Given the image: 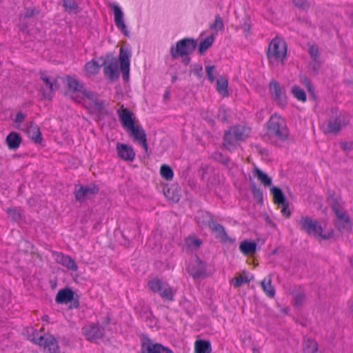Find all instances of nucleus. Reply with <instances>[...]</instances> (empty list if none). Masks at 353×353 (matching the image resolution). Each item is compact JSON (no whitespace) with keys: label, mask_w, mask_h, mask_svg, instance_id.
Segmentation results:
<instances>
[{"label":"nucleus","mask_w":353,"mask_h":353,"mask_svg":"<svg viewBox=\"0 0 353 353\" xmlns=\"http://www.w3.org/2000/svg\"><path fill=\"white\" fill-rule=\"evenodd\" d=\"M66 83L68 92L73 100L82 103L86 108L99 111L104 109L105 103L99 100L95 93L87 90L76 78L67 77Z\"/></svg>","instance_id":"f257e3e1"},{"label":"nucleus","mask_w":353,"mask_h":353,"mask_svg":"<svg viewBox=\"0 0 353 353\" xmlns=\"http://www.w3.org/2000/svg\"><path fill=\"white\" fill-rule=\"evenodd\" d=\"M289 137V130L285 120L279 114H274L266 124V133L264 139L266 141L276 145H280Z\"/></svg>","instance_id":"f03ea898"},{"label":"nucleus","mask_w":353,"mask_h":353,"mask_svg":"<svg viewBox=\"0 0 353 353\" xmlns=\"http://www.w3.org/2000/svg\"><path fill=\"white\" fill-rule=\"evenodd\" d=\"M297 224L301 230L316 238L326 240L331 238L332 234V232H323L319 223L307 216H301L297 221Z\"/></svg>","instance_id":"7ed1b4c3"},{"label":"nucleus","mask_w":353,"mask_h":353,"mask_svg":"<svg viewBox=\"0 0 353 353\" xmlns=\"http://www.w3.org/2000/svg\"><path fill=\"white\" fill-rule=\"evenodd\" d=\"M287 54V44L281 38L276 37L269 44L267 52L268 59L271 64H283Z\"/></svg>","instance_id":"20e7f679"},{"label":"nucleus","mask_w":353,"mask_h":353,"mask_svg":"<svg viewBox=\"0 0 353 353\" xmlns=\"http://www.w3.org/2000/svg\"><path fill=\"white\" fill-rule=\"evenodd\" d=\"M350 122L349 117L337 110L333 111L328 121L327 128L325 129V133H338L342 128L348 125Z\"/></svg>","instance_id":"39448f33"},{"label":"nucleus","mask_w":353,"mask_h":353,"mask_svg":"<svg viewBox=\"0 0 353 353\" xmlns=\"http://www.w3.org/2000/svg\"><path fill=\"white\" fill-rule=\"evenodd\" d=\"M101 67H103V73L105 77L114 81L119 77V72L118 68V60L116 57L108 54L105 57H101Z\"/></svg>","instance_id":"423d86ee"},{"label":"nucleus","mask_w":353,"mask_h":353,"mask_svg":"<svg viewBox=\"0 0 353 353\" xmlns=\"http://www.w3.org/2000/svg\"><path fill=\"white\" fill-rule=\"evenodd\" d=\"M196 47V42L194 39L185 38L179 41L176 47H172L170 53L174 59L183 57L192 52Z\"/></svg>","instance_id":"0eeeda50"},{"label":"nucleus","mask_w":353,"mask_h":353,"mask_svg":"<svg viewBox=\"0 0 353 353\" xmlns=\"http://www.w3.org/2000/svg\"><path fill=\"white\" fill-rule=\"evenodd\" d=\"M269 92L272 99L279 106L284 107L287 104L285 89L274 80L269 84Z\"/></svg>","instance_id":"6e6552de"},{"label":"nucleus","mask_w":353,"mask_h":353,"mask_svg":"<svg viewBox=\"0 0 353 353\" xmlns=\"http://www.w3.org/2000/svg\"><path fill=\"white\" fill-rule=\"evenodd\" d=\"M150 289L154 293H159L165 299L172 301L173 293L169 285L158 279H154L148 282Z\"/></svg>","instance_id":"1a4fd4ad"},{"label":"nucleus","mask_w":353,"mask_h":353,"mask_svg":"<svg viewBox=\"0 0 353 353\" xmlns=\"http://www.w3.org/2000/svg\"><path fill=\"white\" fill-rule=\"evenodd\" d=\"M99 191V187L94 184L85 186L82 185H76L74 194L76 200L81 202L85 199H90L92 196L97 194Z\"/></svg>","instance_id":"9d476101"},{"label":"nucleus","mask_w":353,"mask_h":353,"mask_svg":"<svg viewBox=\"0 0 353 353\" xmlns=\"http://www.w3.org/2000/svg\"><path fill=\"white\" fill-rule=\"evenodd\" d=\"M331 208L338 220L336 225L339 230L345 229L350 224V220L343 208L337 202L331 203Z\"/></svg>","instance_id":"9b49d317"},{"label":"nucleus","mask_w":353,"mask_h":353,"mask_svg":"<svg viewBox=\"0 0 353 353\" xmlns=\"http://www.w3.org/2000/svg\"><path fill=\"white\" fill-rule=\"evenodd\" d=\"M32 341H33L34 343L38 344L40 346H43L45 350H48V353H52L54 351H55L57 349H58V344L52 336H39V334L37 333L36 336H33V337L30 339Z\"/></svg>","instance_id":"f8f14e48"},{"label":"nucleus","mask_w":353,"mask_h":353,"mask_svg":"<svg viewBox=\"0 0 353 353\" xmlns=\"http://www.w3.org/2000/svg\"><path fill=\"white\" fill-rule=\"evenodd\" d=\"M83 334L87 340L92 342H97L104 335V329L95 324H89L83 327Z\"/></svg>","instance_id":"ddd939ff"},{"label":"nucleus","mask_w":353,"mask_h":353,"mask_svg":"<svg viewBox=\"0 0 353 353\" xmlns=\"http://www.w3.org/2000/svg\"><path fill=\"white\" fill-rule=\"evenodd\" d=\"M130 56L131 53L128 49L121 48L119 56L120 68L123 78L126 81L129 79Z\"/></svg>","instance_id":"4468645a"},{"label":"nucleus","mask_w":353,"mask_h":353,"mask_svg":"<svg viewBox=\"0 0 353 353\" xmlns=\"http://www.w3.org/2000/svg\"><path fill=\"white\" fill-rule=\"evenodd\" d=\"M141 353H174L170 348L161 343H154L150 339H145L141 344Z\"/></svg>","instance_id":"2eb2a0df"},{"label":"nucleus","mask_w":353,"mask_h":353,"mask_svg":"<svg viewBox=\"0 0 353 353\" xmlns=\"http://www.w3.org/2000/svg\"><path fill=\"white\" fill-rule=\"evenodd\" d=\"M135 141H137L148 152V144L146 134L142 127L139 125H134L128 130Z\"/></svg>","instance_id":"dca6fc26"},{"label":"nucleus","mask_w":353,"mask_h":353,"mask_svg":"<svg viewBox=\"0 0 353 353\" xmlns=\"http://www.w3.org/2000/svg\"><path fill=\"white\" fill-rule=\"evenodd\" d=\"M188 271L194 278L203 276L205 274V265L198 257H195L188 265Z\"/></svg>","instance_id":"f3484780"},{"label":"nucleus","mask_w":353,"mask_h":353,"mask_svg":"<svg viewBox=\"0 0 353 353\" xmlns=\"http://www.w3.org/2000/svg\"><path fill=\"white\" fill-rule=\"evenodd\" d=\"M117 114L123 126L126 128L127 130L135 125V118L133 115V113L131 112L128 109L124 108L123 105L120 109L117 110Z\"/></svg>","instance_id":"a211bd4d"},{"label":"nucleus","mask_w":353,"mask_h":353,"mask_svg":"<svg viewBox=\"0 0 353 353\" xmlns=\"http://www.w3.org/2000/svg\"><path fill=\"white\" fill-rule=\"evenodd\" d=\"M111 8L114 11V22L117 27L125 35L128 36L127 27L123 21V13L121 9L116 4H112Z\"/></svg>","instance_id":"6ab92c4d"},{"label":"nucleus","mask_w":353,"mask_h":353,"mask_svg":"<svg viewBox=\"0 0 353 353\" xmlns=\"http://www.w3.org/2000/svg\"><path fill=\"white\" fill-rule=\"evenodd\" d=\"M117 150L119 157L124 161H132L135 157L133 148L126 144L118 143Z\"/></svg>","instance_id":"aec40b11"},{"label":"nucleus","mask_w":353,"mask_h":353,"mask_svg":"<svg viewBox=\"0 0 353 353\" xmlns=\"http://www.w3.org/2000/svg\"><path fill=\"white\" fill-rule=\"evenodd\" d=\"M41 79L48 88L47 90H44L43 92V96L44 98H50L52 97V93L56 88V81L54 79L49 77L45 73L41 74Z\"/></svg>","instance_id":"412c9836"},{"label":"nucleus","mask_w":353,"mask_h":353,"mask_svg":"<svg viewBox=\"0 0 353 353\" xmlns=\"http://www.w3.org/2000/svg\"><path fill=\"white\" fill-rule=\"evenodd\" d=\"M56 261L57 263L72 271H77L78 269L77 265L70 256L58 253L56 256Z\"/></svg>","instance_id":"4be33fe9"},{"label":"nucleus","mask_w":353,"mask_h":353,"mask_svg":"<svg viewBox=\"0 0 353 353\" xmlns=\"http://www.w3.org/2000/svg\"><path fill=\"white\" fill-rule=\"evenodd\" d=\"M26 132L35 143H40L41 141L42 138L39 128L33 122H30L27 124Z\"/></svg>","instance_id":"5701e85b"},{"label":"nucleus","mask_w":353,"mask_h":353,"mask_svg":"<svg viewBox=\"0 0 353 353\" xmlns=\"http://www.w3.org/2000/svg\"><path fill=\"white\" fill-rule=\"evenodd\" d=\"M250 128L242 125H237L231 128L228 132L236 137V139L243 141L250 133Z\"/></svg>","instance_id":"b1692460"},{"label":"nucleus","mask_w":353,"mask_h":353,"mask_svg":"<svg viewBox=\"0 0 353 353\" xmlns=\"http://www.w3.org/2000/svg\"><path fill=\"white\" fill-rule=\"evenodd\" d=\"M73 292L70 289L59 290L56 296V302L58 303H68L73 299Z\"/></svg>","instance_id":"393cba45"},{"label":"nucleus","mask_w":353,"mask_h":353,"mask_svg":"<svg viewBox=\"0 0 353 353\" xmlns=\"http://www.w3.org/2000/svg\"><path fill=\"white\" fill-rule=\"evenodd\" d=\"M208 226L215 233L217 237L221 239H224L226 237L225 229L221 224L213 220H210L208 222Z\"/></svg>","instance_id":"a878e982"},{"label":"nucleus","mask_w":353,"mask_h":353,"mask_svg":"<svg viewBox=\"0 0 353 353\" xmlns=\"http://www.w3.org/2000/svg\"><path fill=\"white\" fill-rule=\"evenodd\" d=\"M195 353H211L210 343L207 341L197 340L194 343Z\"/></svg>","instance_id":"bb28decb"},{"label":"nucleus","mask_w":353,"mask_h":353,"mask_svg":"<svg viewBox=\"0 0 353 353\" xmlns=\"http://www.w3.org/2000/svg\"><path fill=\"white\" fill-rule=\"evenodd\" d=\"M21 139L17 132H11L6 137V143L10 149L15 150L19 148Z\"/></svg>","instance_id":"cd10ccee"},{"label":"nucleus","mask_w":353,"mask_h":353,"mask_svg":"<svg viewBox=\"0 0 353 353\" xmlns=\"http://www.w3.org/2000/svg\"><path fill=\"white\" fill-rule=\"evenodd\" d=\"M261 288L266 295L270 298H272L275 295V290L274 287L272 285V278L268 276L265 278L261 283Z\"/></svg>","instance_id":"c85d7f7f"},{"label":"nucleus","mask_w":353,"mask_h":353,"mask_svg":"<svg viewBox=\"0 0 353 353\" xmlns=\"http://www.w3.org/2000/svg\"><path fill=\"white\" fill-rule=\"evenodd\" d=\"M239 140L236 139V137L230 134L228 132H225L223 139V145L229 150H234Z\"/></svg>","instance_id":"c756f323"},{"label":"nucleus","mask_w":353,"mask_h":353,"mask_svg":"<svg viewBox=\"0 0 353 353\" xmlns=\"http://www.w3.org/2000/svg\"><path fill=\"white\" fill-rule=\"evenodd\" d=\"M254 176L258 179V180L264 185L270 186L272 183V179L268 176L267 174L263 172L258 168L254 169Z\"/></svg>","instance_id":"7c9ffc66"},{"label":"nucleus","mask_w":353,"mask_h":353,"mask_svg":"<svg viewBox=\"0 0 353 353\" xmlns=\"http://www.w3.org/2000/svg\"><path fill=\"white\" fill-rule=\"evenodd\" d=\"M228 80L226 78L221 77L216 80V90L223 97L228 95Z\"/></svg>","instance_id":"2f4dec72"},{"label":"nucleus","mask_w":353,"mask_h":353,"mask_svg":"<svg viewBox=\"0 0 353 353\" xmlns=\"http://www.w3.org/2000/svg\"><path fill=\"white\" fill-rule=\"evenodd\" d=\"M270 191L273 195L274 203L280 205V204H283L285 202H287L282 190L279 188L272 187Z\"/></svg>","instance_id":"473e14b6"},{"label":"nucleus","mask_w":353,"mask_h":353,"mask_svg":"<svg viewBox=\"0 0 353 353\" xmlns=\"http://www.w3.org/2000/svg\"><path fill=\"white\" fill-rule=\"evenodd\" d=\"M239 249L244 254H252L256 251V244L254 242L245 241L240 244Z\"/></svg>","instance_id":"72a5a7b5"},{"label":"nucleus","mask_w":353,"mask_h":353,"mask_svg":"<svg viewBox=\"0 0 353 353\" xmlns=\"http://www.w3.org/2000/svg\"><path fill=\"white\" fill-rule=\"evenodd\" d=\"M101 67V63H98L96 61L92 60L85 63L84 68L88 75H94L97 74Z\"/></svg>","instance_id":"f704fd0d"},{"label":"nucleus","mask_w":353,"mask_h":353,"mask_svg":"<svg viewBox=\"0 0 353 353\" xmlns=\"http://www.w3.org/2000/svg\"><path fill=\"white\" fill-rule=\"evenodd\" d=\"M294 303L296 307H301L303 305L305 295L303 290L299 287L293 292Z\"/></svg>","instance_id":"c9c22d12"},{"label":"nucleus","mask_w":353,"mask_h":353,"mask_svg":"<svg viewBox=\"0 0 353 353\" xmlns=\"http://www.w3.org/2000/svg\"><path fill=\"white\" fill-rule=\"evenodd\" d=\"M214 41V35L212 34L201 42L199 48V53L201 54H203L212 45Z\"/></svg>","instance_id":"e433bc0d"},{"label":"nucleus","mask_w":353,"mask_h":353,"mask_svg":"<svg viewBox=\"0 0 353 353\" xmlns=\"http://www.w3.org/2000/svg\"><path fill=\"white\" fill-rule=\"evenodd\" d=\"M304 350L306 353H316L318 350L317 343L312 339H307L304 343Z\"/></svg>","instance_id":"4c0bfd02"},{"label":"nucleus","mask_w":353,"mask_h":353,"mask_svg":"<svg viewBox=\"0 0 353 353\" xmlns=\"http://www.w3.org/2000/svg\"><path fill=\"white\" fill-rule=\"evenodd\" d=\"M161 176L166 180H171L173 178V171L169 165H163L160 169Z\"/></svg>","instance_id":"58836bf2"},{"label":"nucleus","mask_w":353,"mask_h":353,"mask_svg":"<svg viewBox=\"0 0 353 353\" xmlns=\"http://www.w3.org/2000/svg\"><path fill=\"white\" fill-rule=\"evenodd\" d=\"M292 92L295 98L299 101L305 102L306 101V94L301 88L297 85L293 86L292 88Z\"/></svg>","instance_id":"ea45409f"},{"label":"nucleus","mask_w":353,"mask_h":353,"mask_svg":"<svg viewBox=\"0 0 353 353\" xmlns=\"http://www.w3.org/2000/svg\"><path fill=\"white\" fill-rule=\"evenodd\" d=\"M250 280L248 279L247 276L239 274L236 277H234L232 282L235 288H239L243 284L248 283Z\"/></svg>","instance_id":"a19ab883"},{"label":"nucleus","mask_w":353,"mask_h":353,"mask_svg":"<svg viewBox=\"0 0 353 353\" xmlns=\"http://www.w3.org/2000/svg\"><path fill=\"white\" fill-rule=\"evenodd\" d=\"M7 213L9 216L14 221H18L21 218V214L19 210L16 208H8Z\"/></svg>","instance_id":"79ce46f5"},{"label":"nucleus","mask_w":353,"mask_h":353,"mask_svg":"<svg viewBox=\"0 0 353 353\" xmlns=\"http://www.w3.org/2000/svg\"><path fill=\"white\" fill-rule=\"evenodd\" d=\"M185 243L188 247L194 248H198L201 244V240L192 236L187 238Z\"/></svg>","instance_id":"37998d69"},{"label":"nucleus","mask_w":353,"mask_h":353,"mask_svg":"<svg viewBox=\"0 0 353 353\" xmlns=\"http://www.w3.org/2000/svg\"><path fill=\"white\" fill-rule=\"evenodd\" d=\"M308 52L314 61H317L319 59V50L316 46H310Z\"/></svg>","instance_id":"c03bdc74"},{"label":"nucleus","mask_w":353,"mask_h":353,"mask_svg":"<svg viewBox=\"0 0 353 353\" xmlns=\"http://www.w3.org/2000/svg\"><path fill=\"white\" fill-rule=\"evenodd\" d=\"M212 29H214L216 32L223 28V22L219 15L215 17L214 22L210 26Z\"/></svg>","instance_id":"a18cd8bd"},{"label":"nucleus","mask_w":353,"mask_h":353,"mask_svg":"<svg viewBox=\"0 0 353 353\" xmlns=\"http://www.w3.org/2000/svg\"><path fill=\"white\" fill-rule=\"evenodd\" d=\"M252 194L254 198L260 203L263 202V192L259 188L254 187L252 188Z\"/></svg>","instance_id":"49530a36"},{"label":"nucleus","mask_w":353,"mask_h":353,"mask_svg":"<svg viewBox=\"0 0 353 353\" xmlns=\"http://www.w3.org/2000/svg\"><path fill=\"white\" fill-rule=\"evenodd\" d=\"M205 70L209 81L213 82L214 81L215 67L214 65H208L205 67Z\"/></svg>","instance_id":"de8ad7c7"},{"label":"nucleus","mask_w":353,"mask_h":353,"mask_svg":"<svg viewBox=\"0 0 353 353\" xmlns=\"http://www.w3.org/2000/svg\"><path fill=\"white\" fill-rule=\"evenodd\" d=\"M279 206L281 208V212L283 216H286L287 218L290 216L291 212L288 208V202H285L283 204H280Z\"/></svg>","instance_id":"09e8293b"},{"label":"nucleus","mask_w":353,"mask_h":353,"mask_svg":"<svg viewBox=\"0 0 353 353\" xmlns=\"http://www.w3.org/2000/svg\"><path fill=\"white\" fill-rule=\"evenodd\" d=\"M293 3L296 6L302 9H307L310 6L308 2L306 0H293Z\"/></svg>","instance_id":"8fccbe9b"},{"label":"nucleus","mask_w":353,"mask_h":353,"mask_svg":"<svg viewBox=\"0 0 353 353\" xmlns=\"http://www.w3.org/2000/svg\"><path fill=\"white\" fill-rule=\"evenodd\" d=\"M63 6L65 8H69L70 10L74 9L77 8V4L72 0H63Z\"/></svg>","instance_id":"3c124183"},{"label":"nucleus","mask_w":353,"mask_h":353,"mask_svg":"<svg viewBox=\"0 0 353 353\" xmlns=\"http://www.w3.org/2000/svg\"><path fill=\"white\" fill-rule=\"evenodd\" d=\"M193 72L195 75L201 77L203 75V68L201 65H196L194 67Z\"/></svg>","instance_id":"603ef678"},{"label":"nucleus","mask_w":353,"mask_h":353,"mask_svg":"<svg viewBox=\"0 0 353 353\" xmlns=\"http://www.w3.org/2000/svg\"><path fill=\"white\" fill-rule=\"evenodd\" d=\"M218 118L221 121H225L227 120V114L224 109H220L219 110Z\"/></svg>","instance_id":"864d4df0"},{"label":"nucleus","mask_w":353,"mask_h":353,"mask_svg":"<svg viewBox=\"0 0 353 353\" xmlns=\"http://www.w3.org/2000/svg\"><path fill=\"white\" fill-rule=\"evenodd\" d=\"M341 149L345 151L351 150L352 148V144L350 142H342L340 144Z\"/></svg>","instance_id":"5fc2aeb1"},{"label":"nucleus","mask_w":353,"mask_h":353,"mask_svg":"<svg viewBox=\"0 0 353 353\" xmlns=\"http://www.w3.org/2000/svg\"><path fill=\"white\" fill-rule=\"evenodd\" d=\"M301 83L307 88L309 92H312V85L309 79L304 78L301 80Z\"/></svg>","instance_id":"6e6d98bb"},{"label":"nucleus","mask_w":353,"mask_h":353,"mask_svg":"<svg viewBox=\"0 0 353 353\" xmlns=\"http://www.w3.org/2000/svg\"><path fill=\"white\" fill-rule=\"evenodd\" d=\"M25 119V116L22 112H18L15 117L14 121L16 123H21Z\"/></svg>","instance_id":"4d7b16f0"},{"label":"nucleus","mask_w":353,"mask_h":353,"mask_svg":"<svg viewBox=\"0 0 353 353\" xmlns=\"http://www.w3.org/2000/svg\"><path fill=\"white\" fill-rule=\"evenodd\" d=\"M35 14L34 9H28L25 12V17H31Z\"/></svg>","instance_id":"13d9d810"},{"label":"nucleus","mask_w":353,"mask_h":353,"mask_svg":"<svg viewBox=\"0 0 353 353\" xmlns=\"http://www.w3.org/2000/svg\"><path fill=\"white\" fill-rule=\"evenodd\" d=\"M312 67L314 70H318L320 67L319 60H318L317 61H314V63L312 65Z\"/></svg>","instance_id":"bf43d9fd"},{"label":"nucleus","mask_w":353,"mask_h":353,"mask_svg":"<svg viewBox=\"0 0 353 353\" xmlns=\"http://www.w3.org/2000/svg\"><path fill=\"white\" fill-rule=\"evenodd\" d=\"M48 319H49V316L48 315H44L42 317V320L45 321H48Z\"/></svg>","instance_id":"052dcab7"},{"label":"nucleus","mask_w":353,"mask_h":353,"mask_svg":"<svg viewBox=\"0 0 353 353\" xmlns=\"http://www.w3.org/2000/svg\"><path fill=\"white\" fill-rule=\"evenodd\" d=\"M185 64L188 65L190 63V58H185L184 59Z\"/></svg>","instance_id":"680f3d73"},{"label":"nucleus","mask_w":353,"mask_h":353,"mask_svg":"<svg viewBox=\"0 0 353 353\" xmlns=\"http://www.w3.org/2000/svg\"><path fill=\"white\" fill-rule=\"evenodd\" d=\"M169 97V92H166L164 94V98H168Z\"/></svg>","instance_id":"e2e57ef3"},{"label":"nucleus","mask_w":353,"mask_h":353,"mask_svg":"<svg viewBox=\"0 0 353 353\" xmlns=\"http://www.w3.org/2000/svg\"><path fill=\"white\" fill-rule=\"evenodd\" d=\"M246 29H248V30H250L249 26H248V27H246V28H244V30H246Z\"/></svg>","instance_id":"0e129e2a"},{"label":"nucleus","mask_w":353,"mask_h":353,"mask_svg":"<svg viewBox=\"0 0 353 353\" xmlns=\"http://www.w3.org/2000/svg\"><path fill=\"white\" fill-rule=\"evenodd\" d=\"M246 29H248V30H250L249 26H248V27H246V28H244V30H246Z\"/></svg>","instance_id":"69168bd1"},{"label":"nucleus","mask_w":353,"mask_h":353,"mask_svg":"<svg viewBox=\"0 0 353 353\" xmlns=\"http://www.w3.org/2000/svg\"><path fill=\"white\" fill-rule=\"evenodd\" d=\"M246 29H248V30H250L249 26H248V27H246V28H244V30H246Z\"/></svg>","instance_id":"338daca9"},{"label":"nucleus","mask_w":353,"mask_h":353,"mask_svg":"<svg viewBox=\"0 0 353 353\" xmlns=\"http://www.w3.org/2000/svg\"><path fill=\"white\" fill-rule=\"evenodd\" d=\"M253 353H259V352L258 351H256V350H254Z\"/></svg>","instance_id":"774afa93"}]
</instances>
